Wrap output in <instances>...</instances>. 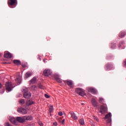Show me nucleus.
Returning a JSON list of instances; mask_svg holds the SVG:
<instances>
[{"label": "nucleus", "mask_w": 126, "mask_h": 126, "mask_svg": "<svg viewBox=\"0 0 126 126\" xmlns=\"http://www.w3.org/2000/svg\"><path fill=\"white\" fill-rule=\"evenodd\" d=\"M70 114L71 116V118L73 119V120H74L75 121L78 119V117L76 116V114L74 113L73 112H70Z\"/></svg>", "instance_id": "11"}, {"label": "nucleus", "mask_w": 126, "mask_h": 126, "mask_svg": "<svg viewBox=\"0 0 126 126\" xmlns=\"http://www.w3.org/2000/svg\"><path fill=\"white\" fill-rule=\"evenodd\" d=\"M122 45H124V41H121V44H118L119 48H121V47H122Z\"/></svg>", "instance_id": "34"}, {"label": "nucleus", "mask_w": 126, "mask_h": 126, "mask_svg": "<svg viewBox=\"0 0 126 126\" xmlns=\"http://www.w3.org/2000/svg\"><path fill=\"white\" fill-rule=\"evenodd\" d=\"M43 74L44 76H49L52 74V71L49 69H45L43 71Z\"/></svg>", "instance_id": "7"}, {"label": "nucleus", "mask_w": 126, "mask_h": 126, "mask_svg": "<svg viewBox=\"0 0 126 126\" xmlns=\"http://www.w3.org/2000/svg\"><path fill=\"white\" fill-rule=\"evenodd\" d=\"M40 126H43V124H41Z\"/></svg>", "instance_id": "45"}, {"label": "nucleus", "mask_w": 126, "mask_h": 126, "mask_svg": "<svg viewBox=\"0 0 126 126\" xmlns=\"http://www.w3.org/2000/svg\"><path fill=\"white\" fill-rule=\"evenodd\" d=\"M2 56V53H0V57H1Z\"/></svg>", "instance_id": "43"}, {"label": "nucleus", "mask_w": 126, "mask_h": 126, "mask_svg": "<svg viewBox=\"0 0 126 126\" xmlns=\"http://www.w3.org/2000/svg\"><path fill=\"white\" fill-rule=\"evenodd\" d=\"M92 104L94 107H97L98 106V102L94 98L92 99Z\"/></svg>", "instance_id": "12"}, {"label": "nucleus", "mask_w": 126, "mask_h": 126, "mask_svg": "<svg viewBox=\"0 0 126 126\" xmlns=\"http://www.w3.org/2000/svg\"><path fill=\"white\" fill-rule=\"evenodd\" d=\"M88 91L89 92H92V93H96V92H97V90L93 88H89Z\"/></svg>", "instance_id": "19"}, {"label": "nucleus", "mask_w": 126, "mask_h": 126, "mask_svg": "<svg viewBox=\"0 0 126 126\" xmlns=\"http://www.w3.org/2000/svg\"><path fill=\"white\" fill-rule=\"evenodd\" d=\"M76 92L77 94L80 95V96H84L85 95V92L83 91V90L80 88H77L76 89Z\"/></svg>", "instance_id": "5"}, {"label": "nucleus", "mask_w": 126, "mask_h": 126, "mask_svg": "<svg viewBox=\"0 0 126 126\" xmlns=\"http://www.w3.org/2000/svg\"><path fill=\"white\" fill-rule=\"evenodd\" d=\"M5 87L6 90H7V91H11V90H12V89L14 87L12 86V84H11V83L7 82L5 84Z\"/></svg>", "instance_id": "3"}, {"label": "nucleus", "mask_w": 126, "mask_h": 126, "mask_svg": "<svg viewBox=\"0 0 126 126\" xmlns=\"http://www.w3.org/2000/svg\"><path fill=\"white\" fill-rule=\"evenodd\" d=\"M23 92L24 93V97L26 99H29L31 97V94L28 92V89L27 88H25L23 90Z\"/></svg>", "instance_id": "2"}, {"label": "nucleus", "mask_w": 126, "mask_h": 126, "mask_svg": "<svg viewBox=\"0 0 126 126\" xmlns=\"http://www.w3.org/2000/svg\"><path fill=\"white\" fill-rule=\"evenodd\" d=\"M59 116H62L63 115V112L62 111H60L58 113Z\"/></svg>", "instance_id": "36"}, {"label": "nucleus", "mask_w": 126, "mask_h": 126, "mask_svg": "<svg viewBox=\"0 0 126 126\" xmlns=\"http://www.w3.org/2000/svg\"><path fill=\"white\" fill-rule=\"evenodd\" d=\"M37 81V78L33 77L32 78L30 81V84H34V83H36Z\"/></svg>", "instance_id": "15"}, {"label": "nucleus", "mask_w": 126, "mask_h": 126, "mask_svg": "<svg viewBox=\"0 0 126 126\" xmlns=\"http://www.w3.org/2000/svg\"><path fill=\"white\" fill-rule=\"evenodd\" d=\"M124 63H125V65L126 66V61L124 62Z\"/></svg>", "instance_id": "42"}, {"label": "nucleus", "mask_w": 126, "mask_h": 126, "mask_svg": "<svg viewBox=\"0 0 126 126\" xmlns=\"http://www.w3.org/2000/svg\"><path fill=\"white\" fill-rule=\"evenodd\" d=\"M38 88H40V89H44L45 88V87L40 83L38 84Z\"/></svg>", "instance_id": "29"}, {"label": "nucleus", "mask_w": 126, "mask_h": 126, "mask_svg": "<svg viewBox=\"0 0 126 126\" xmlns=\"http://www.w3.org/2000/svg\"><path fill=\"white\" fill-rule=\"evenodd\" d=\"M106 59H107V60H109V57H107L106 58Z\"/></svg>", "instance_id": "44"}, {"label": "nucleus", "mask_w": 126, "mask_h": 126, "mask_svg": "<svg viewBox=\"0 0 126 126\" xmlns=\"http://www.w3.org/2000/svg\"><path fill=\"white\" fill-rule=\"evenodd\" d=\"M1 84L0 83V88H1Z\"/></svg>", "instance_id": "41"}, {"label": "nucleus", "mask_w": 126, "mask_h": 126, "mask_svg": "<svg viewBox=\"0 0 126 126\" xmlns=\"http://www.w3.org/2000/svg\"><path fill=\"white\" fill-rule=\"evenodd\" d=\"M105 112H107V105L103 104L100 105L99 112L101 113V114H104Z\"/></svg>", "instance_id": "4"}, {"label": "nucleus", "mask_w": 126, "mask_h": 126, "mask_svg": "<svg viewBox=\"0 0 126 126\" xmlns=\"http://www.w3.org/2000/svg\"><path fill=\"white\" fill-rule=\"evenodd\" d=\"M7 3L9 7L14 8L17 5V0H8Z\"/></svg>", "instance_id": "1"}, {"label": "nucleus", "mask_w": 126, "mask_h": 126, "mask_svg": "<svg viewBox=\"0 0 126 126\" xmlns=\"http://www.w3.org/2000/svg\"><path fill=\"white\" fill-rule=\"evenodd\" d=\"M126 35V32H121L119 33V37L120 38H123V37H125Z\"/></svg>", "instance_id": "18"}, {"label": "nucleus", "mask_w": 126, "mask_h": 126, "mask_svg": "<svg viewBox=\"0 0 126 126\" xmlns=\"http://www.w3.org/2000/svg\"><path fill=\"white\" fill-rule=\"evenodd\" d=\"M4 58H5L6 59H11V58H12V54L6 51L4 52Z\"/></svg>", "instance_id": "9"}, {"label": "nucleus", "mask_w": 126, "mask_h": 126, "mask_svg": "<svg viewBox=\"0 0 126 126\" xmlns=\"http://www.w3.org/2000/svg\"><path fill=\"white\" fill-rule=\"evenodd\" d=\"M44 96L45 97V98H47V99H49V98H50V96H49L48 94H45Z\"/></svg>", "instance_id": "35"}, {"label": "nucleus", "mask_w": 126, "mask_h": 126, "mask_svg": "<svg viewBox=\"0 0 126 126\" xmlns=\"http://www.w3.org/2000/svg\"><path fill=\"white\" fill-rule=\"evenodd\" d=\"M27 126H35L33 124H29Z\"/></svg>", "instance_id": "40"}, {"label": "nucleus", "mask_w": 126, "mask_h": 126, "mask_svg": "<svg viewBox=\"0 0 126 126\" xmlns=\"http://www.w3.org/2000/svg\"><path fill=\"white\" fill-rule=\"evenodd\" d=\"M53 126H58V123L57 122H55L54 123H53Z\"/></svg>", "instance_id": "37"}, {"label": "nucleus", "mask_w": 126, "mask_h": 126, "mask_svg": "<svg viewBox=\"0 0 126 126\" xmlns=\"http://www.w3.org/2000/svg\"><path fill=\"white\" fill-rule=\"evenodd\" d=\"M10 122L12 123V124H13V125H16L17 120L14 118V117H12L9 119Z\"/></svg>", "instance_id": "14"}, {"label": "nucleus", "mask_w": 126, "mask_h": 126, "mask_svg": "<svg viewBox=\"0 0 126 126\" xmlns=\"http://www.w3.org/2000/svg\"><path fill=\"white\" fill-rule=\"evenodd\" d=\"M15 80L16 82H17V85H19V84H20V83L21 82V77L18 76Z\"/></svg>", "instance_id": "22"}, {"label": "nucleus", "mask_w": 126, "mask_h": 126, "mask_svg": "<svg viewBox=\"0 0 126 126\" xmlns=\"http://www.w3.org/2000/svg\"><path fill=\"white\" fill-rule=\"evenodd\" d=\"M111 118H112V114H111V113H109L106 115H105V120L111 119Z\"/></svg>", "instance_id": "25"}, {"label": "nucleus", "mask_w": 126, "mask_h": 126, "mask_svg": "<svg viewBox=\"0 0 126 126\" xmlns=\"http://www.w3.org/2000/svg\"><path fill=\"white\" fill-rule=\"evenodd\" d=\"M19 102L20 104H22V105H24V104H25V100L23 99H20Z\"/></svg>", "instance_id": "28"}, {"label": "nucleus", "mask_w": 126, "mask_h": 126, "mask_svg": "<svg viewBox=\"0 0 126 126\" xmlns=\"http://www.w3.org/2000/svg\"><path fill=\"white\" fill-rule=\"evenodd\" d=\"M17 112H18V113H20V114H22L23 115H25L27 114V110L22 107L19 108L17 109Z\"/></svg>", "instance_id": "6"}, {"label": "nucleus", "mask_w": 126, "mask_h": 126, "mask_svg": "<svg viewBox=\"0 0 126 126\" xmlns=\"http://www.w3.org/2000/svg\"><path fill=\"white\" fill-rule=\"evenodd\" d=\"M79 123L81 126H84V125H85V123H84V119H83L79 120Z\"/></svg>", "instance_id": "23"}, {"label": "nucleus", "mask_w": 126, "mask_h": 126, "mask_svg": "<svg viewBox=\"0 0 126 126\" xmlns=\"http://www.w3.org/2000/svg\"><path fill=\"white\" fill-rule=\"evenodd\" d=\"M54 78L58 82H62V81L61 80V79H60V76H59V75L55 74L54 75Z\"/></svg>", "instance_id": "17"}, {"label": "nucleus", "mask_w": 126, "mask_h": 126, "mask_svg": "<svg viewBox=\"0 0 126 126\" xmlns=\"http://www.w3.org/2000/svg\"><path fill=\"white\" fill-rule=\"evenodd\" d=\"M53 107L52 106H51L49 108V112L50 113H52V112H53Z\"/></svg>", "instance_id": "32"}, {"label": "nucleus", "mask_w": 126, "mask_h": 126, "mask_svg": "<svg viewBox=\"0 0 126 126\" xmlns=\"http://www.w3.org/2000/svg\"><path fill=\"white\" fill-rule=\"evenodd\" d=\"M94 120H96V121H97V122H98V121H99V119H98V118H97V117H94Z\"/></svg>", "instance_id": "39"}, {"label": "nucleus", "mask_w": 126, "mask_h": 126, "mask_svg": "<svg viewBox=\"0 0 126 126\" xmlns=\"http://www.w3.org/2000/svg\"><path fill=\"white\" fill-rule=\"evenodd\" d=\"M13 63L15 64H17V65H19L21 64V62L19 60H13Z\"/></svg>", "instance_id": "24"}, {"label": "nucleus", "mask_w": 126, "mask_h": 126, "mask_svg": "<svg viewBox=\"0 0 126 126\" xmlns=\"http://www.w3.org/2000/svg\"><path fill=\"white\" fill-rule=\"evenodd\" d=\"M64 82L65 84H67L69 87H72V85H73V82L71 80H67L65 81H64Z\"/></svg>", "instance_id": "10"}, {"label": "nucleus", "mask_w": 126, "mask_h": 126, "mask_svg": "<svg viewBox=\"0 0 126 126\" xmlns=\"http://www.w3.org/2000/svg\"><path fill=\"white\" fill-rule=\"evenodd\" d=\"M104 99L102 97H99V102L100 103V104H104Z\"/></svg>", "instance_id": "27"}, {"label": "nucleus", "mask_w": 126, "mask_h": 126, "mask_svg": "<svg viewBox=\"0 0 126 126\" xmlns=\"http://www.w3.org/2000/svg\"><path fill=\"white\" fill-rule=\"evenodd\" d=\"M65 120L63 119L61 122V125H63L64 124Z\"/></svg>", "instance_id": "38"}, {"label": "nucleus", "mask_w": 126, "mask_h": 126, "mask_svg": "<svg viewBox=\"0 0 126 126\" xmlns=\"http://www.w3.org/2000/svg\"><path fill=\"white\" fill-rule=\"evenodd\" d=\"M44 63H45V60H44Z\"/></svg>", "instance_id": "47"}, {"label": "nucleus", "mask_w": 126, "mask_h": 126, "mask_svg": "<svg viewBox=\"0 0 126 126\" xmlns=\"http://www.w3.org/2000/svg\"><path fill=\"white\" fill-rule=\"evenodd\" d=\"M26 104L28 107H29V106H31V105H33V104H35V102L32 100H28L26 102Z\"/></svg>", "instance_id": "16"}, {"label": "nucleus", "mask_w": 126, "mask_h": 126, "mask_svg": "<svg viewBox=\"0 0 126 126\" xmlns=\"http://www.w3.org/2000/svg\"><path fill=\"white\" fill-rule=\"evenodd\" d=\"M33 74L31 72H28L25 74V78H28L29 77H30V76H32Z\"/></svg>", "instance_id": "20"}, {"label": "nucleus", "mask_w": 126, "mask_h": 126, "mask_svg": "<svg viewBox=\"0 0 126 126\" xmlns=\"http://www.w3.org/2000/svg\"><path fill=\"white\" fill-rule=\"evenodd\" d=\"M112 67H113V65L111 63H107L105 65L106 70H111V68H112Z\"/></svg>", "instance_id": "13"}, {"label": "nucleus", "mask_w": 126, "mask_h": 126, "mask_svg": "<svg viewBox=\"0 0 126 126\" xmlns=\"http://www.w3.org/2000/svg\"><path fill=\"white\" fill-rule=\"evenodd\" d=\"M106 121L107 124H108V125H110L111 124H112V119H106Z\"/></svg>", "instance_id": "26"}, {"label": "nucleus", "mask_w": 126, "mask_h": 126, "mask_svg": "<svg viewBox=\"0 0 126 126\" xmlns=\"http://www.w3.org/2000/svg\"><path fill=\"white\" fill-rule=\"evenodd\" d=\"M81 105H84V103H81Z\"/></svg>", "instance_id": "46"}, {"label": "nucleus", "mask_w": 126, "mask_h": 126, "mask_svg": "<svg viewBox=\"0 0 126 126\" xmlns=\"http://www.w3.org/2000/svg\"><path fill=\"white\" fill-rule=\"evenodd\" d=\"M16 121L19 122V123H25V119L24 116L23 117H17L16 118Z\"/></svg>", "instance_id": "8"}, {"label": "nucleus", "mask_w": 126, "mask_h": 126, "mask_svg": "<svg viewBox=\"0 0 126 126\" xmlns=\"http://www.w3.org/2000/svg\"><path fill=\"white\" fill-rule=\"evenodd\" d=\"M25 118V122L26 121H32L33 120V118L31 116H24Z\"/></svg>", "instance_id": "21"}, {"label": "nucleus", "mask_w": 126, "mask_h": 126, "mask_svg": "<svg viewBox=\"0 0 126 126\" xmlns=\"http://www.w3.org/2000/svg\"><path fill=\"white\" fill-rule=\"evenodd\" d=\"M5 126H13L11 125L10 124H9V123L7 122L5 123Z\"/></svg>", "instance_id": "33"}, {"label": "nucleus", "mask_w": 126, "mask_h": 126, "mask_svg": "<svg viewBox=\"0 0 126 126\" xmlns=\"http://www.w3.org/2000/svg\"><path fill=\"white\" fill-rule=\"evenodd\" d=\"M111 49H115L116 48V44L115 43H112L111 46Z\"/></svg>", "instance_id": "31"}, {"label": "nucleus", "mask_w": 126, "mask_h": 126, "mask_svg": "<svg viewBox=\"0 0 126 126\" xmlns=\"http://www.w3.org/2000/svg\"><path fill=\"white\" fill-rule=\"evenodd\" d=\"M32 90H33V91L37 90V87L35 85H33L32 87Z\"/></svg>", "instance_id": "30"}]
</instances>
